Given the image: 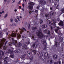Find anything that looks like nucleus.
Here are the masks:
<instances>
[{
	"mask_svg": "<svg viewBox=\"0 0 64 64\" xmlns=\"http://www.w3.org/2000/svg\"><path fill=\"white\" fill-rule=\"evenodd\" d=\"M6 49H7V47L6 46H5L3 47V49L4 50H6Z\"/></svg>",
	"mask_w": 64,
	"mask_h": 64,
	"instance_id": "obj_25",
	"label": "nucleus"
},
{
	"mask_svg": "<svg viewBox=\"0 0 64 64\" xmlns=\"http://www.w3.org/2000/svg\"><path fill=\"white\" fill-rule=\"evenodd\" d=\"M55 59H57V55H56V54H54V55L53 56V58H55Z\"/></svg>",
	"mask_w": 64,
	"mask_h": 64,
	"instance_id": "obj_24",
	"label": "nucleus"
},
{
	"mask_svg": "<svg viewBox=\"0 0 64 64\" xmlns=\"http://www.w3.org/2000/svg\"><path fill=\"white\" fill-rule=\"evenodd\" d=\"M34 12L35 13H38V10H36L34 11Z\"/></svg>",
	"mask_w": 64,
	"mask_h": 64,
	"instance_id": "obj_44",
	"label": "nucleus"
},
{
	"mask_svg": "<svg viewBox=\"0 0 64 64\" xmlns=\"http://www.w3.org/2000/svg\"><path fill=\"white\" fill-rule=\"evenodd\" d=\"M44 57L46 58H47L48 57V53L47 52L46 53L44 54Z\"/></svg>",
	"mask_w": 64,
	"mask_h": 64,
	"instance_id": "obj_15",
	"label": "nucleus"
},
{
	"mask_svg": "<svg viewBox=\"0 0 64 64\" xmlns=\"http://www.w3.org/2000/svg\"><path fill=\"white\" fill-rule=\"evenodd\" d=\"M22 10L23 11H24V8H22Z\"/></svg>",
	"mask_w": 64,
	"mask_h": 64,
	"instance_id": "obj_61",
	"label": "nucleus"
},
{
	"mask_svg": "<svg viewBox=\"0 0 64 64\" xmlns=\"http://www.w3.org/2000/svg\"><path fill=\"white\" fill-rule=\"evenodd\" d=\"M7 42H8V41H6V42L4 44V45H6V44H7Z\"/></svg>",
	"mask_w": 64,
	"mask_h": 64,
	"instance_id": "obj_52",
	"label": "nucleus"
},
{
	"mask_svg": "<svg viewBox=\"0 0 64 64\" xmlns=\"http://www.w3.org/2000/svg\"><path fill=\"white\" fill-rule=\"evenodd\" d=\"M43 20L41 19L40 20V24H42V23H43Z\"/></svg>",
	"mask_w": 64,
	"mask_h": 64,
	"instance_id": "obj_27",
	"label": "nucleus"
},
{
	"mask_svg": "<svg viewBox=\"0 0 64 64\" xmlns=\"http://www.w3.org/2000/svg\"><path fill=\"white\" fill-rule=\"evenodd\" d=\"M2 56H4V52L2 51Z\"/></svg>",
	"mask_w": 64,
	"mask_h": 64,
	"instance_id": "obj_42",
	"label": "nucleus"
},
{
	"mask_svg": "<svg viewBox=\"0 0 64 64\" xmlns=\"http://www.w3.org/2000/svg\"><path fill=\"white\" fill-rule=\"evenodd\" d=\"M30 60H33V57H31L30 58Z\"/></svg>",
	"mask_w": 64,
	"mask_h": 64,
	"instance_id": "obj_48",
	"label": "nucleus"
},
{
	"mask_svg": "<svg viewBox=\"0 0 64 64\" xmlns=\"http://www.w3.org/2000/svg\"><path fill=\"white\" fill-rule=\"evenodd\" d=\"M57 29H58V30H59V29H60V28H59V26H58L57 27Z\"/></svg>",
	"mask_w": 64,
	"mask_h": 64,
	"instance_id": "obj_62",
	"label": "nucleus"
},
{
	"mask_svg": "<svg viewBox=\"0 0 64 64\" xmlns=\"http://www.w3.org/2000/svg\"><path fill=\"white\" fill-rule=\"evenodd\" d=\"M38 56L40 57H39V59H41L43 56V54L40 52H38Z\"/></svg>",
	"mask_w": 64,
	"mask_h": 64,
	"instance_id": "obj_2",
	"label": "nucleus"
},
{
	"mask_svg": "<svg viewBox=\"0 0 64 64\" xmlns=\"http://www.w3.org/2000/svg\"><path fill=\"white\" fill-rule=\"evenodd\" d=\"M17 19L18 20V21H20V18H19V17L18 16L17 17Z\"/></svg>",
	"mask_w": 64,
	"mask_h": 64,
	"instance_id": "obj_45",
	"label": "nucleus"
},
{
	"mask_svg": "<svg viewBox=\"0 0 64 64\" xmlns=\"http://www.w3.org/2000/svg\"><path fill=\"white\" fill-rule=\"evenodd\" d=\"M57 21H58V22H59L60 21V18H58V19L57 20Z\"/></svg>",
	"mask_w": 64,
	"mask_h": 64,
	"instance_id": "obj_50",
	"label": "nucleus"
},
{
	"mask_svg": "<svg viewBox=\"0 0 64 64\" xmlns=\"http://www.w3.org/2000/svg\"><path fill=\"white\" fill-rule=\"evenodd\" d=\"M24 58H25V56H24V55H22L21 56V58L22 59H23Z\"/></svg>",
	"mask_w": 64,
	"mask_h": 64,
	"instance_id": "obj_26",
	"label": "nucleus"
},
{
	"mask_svg": "<svg viewBox=\"0 0 64 64\" xmlns=\"http://www.w3.org/2000/svg\"><path fill=\"white\" fill-rule=\"evenodd\" d=\"M8 14H5V16L4 17V18H6V17H8Z\"/></svg>",
	"mask_w": 64,
	"mask_h": 64,
	"instance_id": "obj_30",
	"label": "nucleus"
},
{
	"mask_svg": "<svg viewBox=\"0 0 64 64\" xmlns=\"http://www.w3.org/2000/svg\"><path fill=\"white\" fill-rule=\"evenodd\" d=\"M48 1H49L50 2H51V1H52V0H48Z\"/></svg>",
	"mask_w": 64,
	"mask_h": 64,
	"instance_id": "obj_56",
	"label": "nucleus"
},
{
	"mask_svg": "<svg viewBox=\"0 0 64 64\" xmlns=\"http://www.w3.org/2000/svg\"><path fill=\"white\" fill-rule=\"evenodd\" d=\"M11 36L12 37H15L16 36V34H15L14 33H13L12 34Z\"/></svg>",
	"mask_w": 64,
	"mask_h": 64,
	"instance_id": "obj_16",
	"label": "nucleus"
},
{
	"mask_svg": "<svg viewBox=\"0 0 64 64\" xmlns=\"http://www.w3.org/2000/svg\"><path fill=\"white\" fill-rule=\"evenodd\" d=\"M11 38L12 40L13 44H14V45H16L17 43V41L16 40H15L13 38Z\"/></svg>",
	"mask_w": 64,
	"mask_h": 64,
	"instance_id": "obj_6",
	"label": "nucleus"
},
{
	"mask_svg": "<svg viewBox=\"0 0 64 64\" xmlns=\"http://www.w3.org/2000/svg\"><path fill=\"white\" fill-rule=\"evenodd\" d=\"M36 8L37 9H38L39 8V6H38L36 7Z\"/></svg>",
	"mask_w": 64,
	"mask_h": 64,
	"instance_id": "obj_46",
	"label": "nucleus"
},
{
	"mask_svg": "<svg viewBox=\"0 0 64 64\" xmlns=\"http://www.w3.org/2000/svg\"><path fill=\"white\" fill-rule=\"evenodd\" d=\"M44 36V34L40 31L38 32V37L40 39H42L43 37Z\"/></svg>",
	"mask_w": 64,
	"mask_h": 64,
	"instance_id": "obj_1",
	"label": "nucleus"
},
{
	"mask_svg": "<svg viewBox=\"0 0 64 64\" xmlns=\"http://www.w3.org/2000/svg\"><path fill=\"white\" fill-rule=\"evenodd\" d=\"M26 44H30V43L29 42H26Z\"/></svg>",
	"mask_w": 64,
	"mask_h": 64,
	"instance_id": "obj_41",
	"label": "nucleus"
},
{
	"mask_svg": "<svg viewBox=\"0 0 64 64\" xmlns=\"http://www.w3.org/2000/svg\"><path fill=\"white\" fill-rule=\"evenodd\" d=\"M22 36L23 38H26V36Z\"/></svg>",
	"mask_w": 64,
	"mask_h": 64,
	"instance_id": "obj_55",
	"label": "nucleus"
},
{
	"mask_svg": "<svg viewBox=\"0 0 64 64\" xmlns=\"http://www.w3.org/2000/svg\"><path fill=\"white\" fill-rule=\"evenodd\" d=\"M47 27V25L46 24L44 25H42V28H46Z\"/></svg>",
	"mask_w": 64,
	"mask_h": 64,
	"instance_id": "obj_18",
	"label": "nucleus"
},
{
	"mask_svg": "<svg viewBox=\"0 0 64 64\" xmlns=\"http://www.w3.org/2000/svg\"><path fill=\"white\" fill-rule=\"evenodd\" d=\"M17 45L18 47H21L22 46V44L20 42H19L17 44Z\"/></svg>",
	"mask_w": 64,
	"mask_h": 64,
	"instance_id": "obj_14",
	"label": "nucleus"
},
{
	"mask_svg": "<svg viewBox=\"0 0 64 64\" xmlns=\"http://www.w3.org/2000/svg\"><path fill=\"white\" fill-rule=\"evenodd\" d=\"M53 23H56V22H55V20H53Z\"/></svg>",
	"mask_w": 64,
	"mask_h": 64,
	"instance_id": "obj_57",
	"label": "nucleus"
},
{
	"mask_svg": "<svg viewBox=\"0 0 64 64\" xmlns=\"http://www.w3.org/2000/svg\"><path fill=\"white\" fill-rule=\"evenodd\" d=\"M58 2V1L57 0H56V4H54V7H56V8L57 9H59V4H57Z\"/></svg>",
	"mask_w": 64,
	"mask_h": 64,
	"instance_id": "obj_3",
	"label": "nucleus"
},
{
	"mask_svg": "<svg viewBox=\"0 0 64 64\" xmlns=\"http://www.w3.org/2000/svg\"><path fill=\"white\" fill-rule=\"evenodd\" d=\"M53 25L54 26H55V27H56V24L55 23H53Z\"/></svg>",
	"mask_w": 64,
	"mask_h": 64,
	"instance_id": "obj_37",
	"label": "nucleus"
},
{
	"mask_svg": "<svg viewBox=\"0 0 64 64\" xmlns=\"http://www.w3.org/2000/svg\"><path fill=\"white\" fill-rule=\"evenodd\" d=\"M35 44H33L32 45V47H33V48H34L35 46Z\"/></svg>",
	"mask_w": 64,
	"mask_h": 64,
	"instance_id": "obj_43",
	"label": "nucleus"
},
{
	"mask_svg": "<svg viewBox=\"0 0 64 64\" xmlns=\"http://www.w3.org/2000/svg\"><path fill=\"white\" fill-rule=\"evenodd\" d=\"M10 58H14V54H10Z\"/></svg>",
	"mask_w": 64,
	"mask_h": 64,
	"instance_id": "obj_23",
	"label": "nucleus"
},
{
	"mask_svg": "<svg viewBox=\"0 0 64 64\" xmlns=\"http://www.w3.org/2000/svg\"><path fill=\"white\" fill-rule=\"evenodd\" d=\"M32 30H36V29H37V28L36 27H33L32 28Z\"/></svg>",
	"mask_w": 64,
	"mask_h": 64,
	"instance_id": "obj_17",
	"label": "nucleus"
},
{
	"mask_svg": "<svg viewBox=\"0 0 64 64\" xmlns=\"http://www.w3.org/2000/svg\"><path fill=\"white\" fill-rule=\"evenodd\" d=\"M22 48L24 50H27V46L26 44H22Z\"/></svg>",
	"mask_w": 64,
	"mask_h": 64,
	"instance_id": "obj_7",
	"label": "nucleus"
},
{
	"mask_svg": "<svg viewBox=\"0 0 64 64\" xmlns=\"http://www.w3.org/2000/svg\"><path fill=\"white\" fill-rule=\"evenodd\" d=\"M32 38H33V39H34V40H35V37H34V36H32Z\"/></svg>",
	"mask_w": 64,
	"mask_h": 64,
	"instance_id": "obj_49",
	"label": "nucleus"
},
{
	"mask_svg": "<svg viewBox=\"0 0 64 64\" xmlns=\"http://www.w3.org/2000/svg\"><path fill=\"white\" fill-rule=\"evenodd\" d=\"M32 52L33 54H34V55H35V54H36L37 53V50H32Z\"/></svg>",
	"mask_w": 64,
	"mask_h": 64,
	"instance_id": "obj_10",
	"label": "nucleus"
},
{
	"mask_svg": "<svg viewBox=\"0 0 64 64\" xmlns=\"http://www.w3.org/2000/svg\"><path fill=\"white\" fill-rule=\"evenodd\" d=\"M59 63V61H57V62H54V64H58Z\"/></svg>",
	"mask_w": 64,
	"mask_h": 64,
	"instance_id": "obj_34",
	"label": "nucleus"
},
{
	"mask_svg": "<svg viewBox=\"0 0 64 64\" xmlns=\"http://www.w3.org/2000/svg\"><path fill=\"white\" fill-rule=\"evenodd\" d=\"M61 10L62 12V13H64V8L61 9Z\"/></svg>",
	"mask_w": 64,
	"mask_h": 64,
	"instance_id": "obj_35",
	"label": "nucleus"
},
{
	"mask_svg": "<svg viewBox=\"0 0 64 64\" xmlns=\"http://www.w3.org/2000/svg\"><path fill=\"white\" fill-rule=\"evenodd\" d=\"M59 42H56V43L55 45L57 47H58L59 46Z\"/></svg>",
	"mask_w": 64,
	"mask_h": 64,
	"instance_id": "obj_20",
	"label": "nucleus"
},
{
	"mask_svg": "<svg viewBox=\"0 0 64 64\" xmlns=\"http://www.w3.org/2000/svg\"><path fill=\"white\" fill-rule=\"evenodd\" d=\"M41 42L42 44H44V46L45 47H46L47 46V42H46V40H43V41L42 40L41 41Z\"/></svg>",
	"mask_w": 64,
	"mask_h": 64,
	"instance_id": "obj_4",
	"label": "nucleus"
},
{
	"mask_svg": "<svg viewBox=\"0 0 64 64\" xmlns=\"http://www.w3.org/2000/svg\"><path fill=\"white\" fill-rule=\"evenodd\" d=\"M40 5H45L46 4V1H43L42 0H40Z\"/></svg>",
	"mask_w": 64,
	"mask_h": 64,
	"instance_id": "obj_5",
	"label": "nucleus"
},
{
	"mask_svg": "<svg viewBox=\"0 0 64 64\" xmlns=\"http://www.w3.org/2000/svg\"><path fill=\"white\" fill-rule=\"evenodd\" d=\"M8 58L7 57H6L4 58V60H4V64H6V63H7L8 62L7 61V59H7V58Z\"/></svg>",
	"mask_w": 64,
	"mask_h": 64,
	"instance_id": "obj_8",
	"label": "nucleus"
},
{
	"mask_svg": "<svg viewBox=\"0 0 64 64\" xmlns=\"http://www.w3.org/2000/svg\"><path fill=\"white\" fill-rule=\"evenodd\" d=\"M58 25L60 26H63V22L62 20H60V22L58 24Z\"/></svg>",
	"mask_w": 64,
	"mask_h": 64,
	"instance_id": "obj_9",
	"label": "nucleus"
},
{
	"mask_svg": "<svg viewBox=\"0 0 64 64\" xmlns=\"http://www.w3.org/2000/svg\"><path fill=\"white\" fill-rule=\"evenodd\" d=\"M13 50H11V52H10V54H13Z\"/></svg>",
	"mask_w": 64,
	"mask_h": 64,
	"instance_id": "obj_40",
	"label": "nucleus"
},
{
	"mask_svg": "<svg viewBox=\"0 0 64 64\" xmlns=\"http://www.w3.org/2000/svg\"><path fill=\"white\" fill-rule=\"evenodd\" d=\"M59 64H61V62L60 61H59Z\"/></svg>",
	"mask_w": 64,
	"mask_h": 64,
	"instance_id": "obj_64",
	"label": "nucleus"
},
{
	"mask_svg": "<svg viewBox=\"0 0 64 64\" xmlns=\"http://www.w3.org/2000/svg\"><path fill=\"white\" fill-rule=\"evenodd\" d=\"M22 28L23 29V30H24V31H26V29L25 28H24L22 27Z\"/></svg>",
	"mask_w": 64,
	"mask_h": 64,
	"instance_id": "obj_47",
	"label": "nucleus"
},
{
	"mask_svg": "<svg viewBox=\"0 0 64 64\" xmlns=\"http://www.w3.org/2000/svg\"><path fill=\"white\" fill-rule=\"evenodd\" d=\"M21 37V36L20 34H18L17 36V38L18 39H20Z\"/></svg>",
	"mask_w": 64,
	"mask_h": 64,
	"instance_id": "obj_12",
	"label": "nucleus"
},
{
	"mask_svg": "<svg viewBox=\"0 0 64 64\" xmlns=\"http://www.w3.org/2000/svg\"><path fill=\"white\" fill-rule=\"evenodd\" d=\"M46 34H48V35H50V31L49 30L48 31Z\"/></svg>",
	"mask_w": 64,
	"mask_h": 64,
	"instance_id": "obj_29",
	"label": "nucleus"
},
{
	"mask_svg": "<svg viewBox=\"0 0 64 64\" xmlns=\"http://www.w3.org/2000/svg\"><path fill=\"white\" fill-rule=\"evenodd\" d=\"M3 34H4L3 33L0 32V36H2Z\"/></svg>",
	"mask_w": 64,
	"mask_h": 64,
	"instance_id": "obj_28",
	"label": "nucleus"
},
{
	"mask_svg": "<svg viewBox=\"0 0 64 64\" xmlns=\"http://www.w3.org/2000/svg\"><path fill=\"white\" fill-rule=\"evenodd\" d=\"M44 32L45 33H47V30H44Z\"/></svg>",
	"mask_w": 64,
	"mask_h": 64,
	"instance_id": "obj_39",
	"label": "nucleus"
},
{
	"mask_svg": "<svg viewBox=\"0 0 64 64\" xmlns=\"http://www.w3.org/2000/svg\"><path fill=\"white\" fill-rule=\"evenodd\" d=\"M10 22H13V19L11 18L10 20Z\"/></svg>",
	"mask_w": 64,
	"mask_h": 64,
	"instance_id": "obj_53",
	"label": "nucleus"
},
{
	"mask_svg": "<svg viewBox=\"0 0 64 64\" xmlns=\"http://www.w3.org/2000/svg\"><path fill=\"white\" fill-rule=\"evenodd\" d=\"M30 5H31V6H34V5L35 4L34 2H31L30 3Z\"/></svg>",
	"mask_w": 64,
	"mask_h": 64,
	"instance_id": "obj_22",
	"label": "nucleus"
},
{
	"mask_svg": "<svg viewBox=\"0 0 64 64\" xmlns=\"http://www.w3.org/2000/svg\"><path fill=\"white\" fill-rule=\"evenodd\" d=\"M11 44H12V43L10 42H9L8 43V45L9 46H10L11 45Z\"/></svg>",
	"mask_w": 64,
	"mask_h": 64,
	"instance_id": "obj_36",
	"label": "nucleus"
},
{
	"mask_svg": "<svg viewBox=\"0 0 64 64\" xmlns=\"http://www.w3.org/2000/svg\"><path fill=\"white\" fill-rule=\"evenodd\" d=\"M59 40L60 42H62L63 41V38L61 36L60 37Z\"/></svg>",
	"mask_w": 64,
	"mask_h": 64,
	"instance_id": "obj_13",
	"label": "nucleus"
},
{
	"mask_svg": "<svg viewBox=\"0 0 64 64\" xmlns=\"http://www.w3.org/2000/svg\"><path fill=\"white\" fill-rule=\"evenodd\" d=\"M59 30V29H56L55 30V31L56 32V33H58V30Z\"/></svg>",
	"mask_w": 64,
	"mask_h": 64,
	"instance_id": "obj_31",
	"label": "nucleus"
},
{
	"mask_svg": "<svg viewBox=\"0 0 64 64\" xmlns=\"http://www.w3.org/2000/svg\"><path fill=\"white\" fill-rule=\"evenodd\" d=\"M11 50L10 49H9L8 50V52H9V53H10L11 52Z\"/></svg>",
	"mask_w": 64,
	"mask_h": 64,
	"instance_id": "obj_51",
	"label": "nucleus"
},
{
	"mask_svg": "<svg viewBox=\"0 0 64 64\" xmlns=\"http://www.w3.org/2000/svg\"><path fill=\"white\" fill-rule=\"evenodd\" d=\"M50 64H52V62H53V60H48V61Z\"/></svg>",
	"mask_w": 64,
	"mask_h": 64,
	"instance_id": "obj_19",
	"label": "nucleus"
},
{
	"mask_svg": "<svg viewBox=\"0 0 64 64\" xmlns=\"http://www.w3.org/2000/svg\"><path fill=\"white\" fill-rule=\"evenodd\" d=\"M5 41H6V39L5 38H3L2 39V41L3 42H5Z\"/></svg>",
	"mask_w": 64,
	"mask_h": 64,
	"instance_id": "obj_38",
	"label": "nucleus"
},
{
	"mask_svg": "<svg viewBox=\"0 0 64 64\" xmlns=\"http://www.w3.org/2000/svg\"><path fill=\"white\" fill-rule=\"evenodd\" d=\"M23 32L22 30L20 31V34H21L23 33Z\"/></svg>",
	"mask_w": 64,
	"mask_h": 64,
	"instance_id": "obj_54",
	"label": "nucleus"
},
{
	"mask_svg": "<svg viewBox=\"0 0 64 64\" xmlns=\"http://www.w3.org/2000/svg\"><path fill=\"white\" fill-rule=\"evenodd\" d=\"M48 26H51L52 25V24L50 20L49 21L48 23Z\"/></svg>",
	"mask_w": 64,
	"mask_h": 64,
	"instance_id": "obj_21",
	"label": "nucleus"
},
{
	"mask_svg": "<svg viewBox=\"0 0 64 64\" xmlns=\"http://www.w3.org/2000/svg\"><path fill=\"white\" fill-rule=\"evenodd\" d=\"M31 28V26H30V24H28V29H30Z\"/></svg>",
	"mask_w": 64,
	"mask_h": 64,
	"instance_id": "obj_32",
	"label": "nucleus"
},
{
	"mask_svg": "<svg viewBox=\"0 0 64 64\" xmlns=\"http://www.w3.org/2000/svg\"><path fill=\"white\" fill-rule=\"evenodd\" d=\"M50 10H52V7H50Z\"/></svg>",
	"mask_w": 64,
	"mask_h": 64,
	"instance_id": "obj_63",
	"label": "nucleus"
},
{
	"mask_svg": "<svg viewBox=\"0 0 64 64\" xmlns=\"http://www.w3.org/2000/svg\"><path fill=\"white\" fill-rule=\"evenodd\" d=\"M14 21L16 22V23H18V20H17V18H15L14 20Z\"/></svg>",
	"mask_w": 64,
	"mask_h": 64,
	"instance_id": "obj_33",
	"label": "nucleus"
},
{
	"mask_svg": "<svg viewBox=\"0 0 64 64\" xmlns=\"http://www.w3.org/2000/svg\"><path fill=\"white\" fill-rule=\"evenodd\" d=\"M22 6L23 8H24V6H25V5L24 4H22Z\"/></svg>",
	"mask_w": 64,
	"mask_h": 64,
	"instance_id": "obj_58",
	"label": "nucleus"
},
{
	"mask_svg": "<svg viewBox=\"0 0 64 64\" xmlns=\"http://www.w3.org/2000/svg\"><path fill=\"white\" fill-rule=\"evenodd\" d=\"M19 9H21V8H22V7H21V6H20L19 7Z\"/></svg>",
	"mask_w": 64,
	"mask_h": 64,
	"instance_id": "obj_59",
	"label": "nucleus"
},
{
	"mask_svg": "<svg viewBox=\"0 0 64 64\" xmlns=\"http://www.w3.org/2000/svg\"><path fill=\"white\" fill-rule=\"evenodd\" d=\"M28 8L30 10H32L33 9V6L31 5H29L28 6Z\"/></svg>",
	"mask_w": 64,
	"mask_h": 64,
	"instance_id": "obj_11",
	"label": "nucleus"
},
{
	"mask_svg": "<svg viewBox=\"0 0 64 64\" xmlns=\"http://www.w3.org/2000/svg\"><path fill=\"white\" fill-rule=\"evenodd\" d=\"M3 31L4 32H6V30L5 29Z\"/></svg>",
	"mask_w": 64,
	"mask_h": 64,
	"instance_id": "obj_60",
	"label": "nucleus"
}]
</instances>
